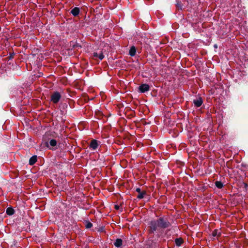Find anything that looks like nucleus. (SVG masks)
<instances>
[{
  "mask_svg": "<svg viewBox=\"0 0 248 248\" xmlns=\"http://www.w3.org/2000/svg\"><path fill=\"white\" fill-rule=\"evenodd\" d=\"M115 208H116V209H118L119 208V207H118L117 205H116V206H115Z\"/></svg>",
  "mask_w": 248,
  "mask_h": 248,
  "instance_id": "25",
  "label": "nucleus"
},
{
  "mask_svg": "<svg viewBox=\"0 0 248 248\" xmlns=\"http://www.w3.org/2000/svg\"><path fill=\"white\" fill-rule=\"evenodd\" d=\"M98 146L97 140H92L90 144V148L93 150H95L97 149Z\"/></svg>",
  "mask_w": 248,
  "mask_h": 248,
  "instance_id": "8",
  "label": "nucleus"
},
{
  "mask_svg": "<svg viewBox=\"0 0 248 248\" xmlns=\"http://www.w3.org/2000/svg\"><path fill=\"white\" fill-rule=\"evenodd\" d=\"M136 191L139 193V194L137 196V198L139 199H143L144 196L146 194V191H141L140 188H137Z\"/></svg>",
  "mask_w": 248,
  "mask_h": 248,
  "instance_id": "6",
  "label": "nucleus"
},
{
  "mask_svg": "<svg viewBox=\"0 0 248 248\" xmlns=\"http://www.w3.org/2000/svg\"><path fill=\"white\" fill-rule=\"evenodd\" d=\"M141 111H140V112L142 113L143 114H144V112L146 111V110H147V111H147V112H146L147 113V112H148V111H148V110H149V109H147V110H146V109H145V110H144L143 109H141Z\"/></svg>",
  "mask_w": 248,
  "mask_h": 248,
  "instance_id": "23",
  "label": "nucleus"
},
{
  "mask_svg": "<svg viewBox=\"0 0 248 248\" xmlns=\"http://www.w3.org/2000/svg\"><path fill=\"white\" fill-rule=\"evenodd\" d=\"M6 213L7 215L11 216L14 214L15 211L12 207H8L6 209Z\"/></svg>",
  "mask_w": 248,
  "mask_h": 248,
  "instance_id": "17",
  "label": "nucleus"
},
{
  "mask_svg": "<svg viewBox=\"0 0 248 248\" xmlns=\"http://www.w3.org/2000/svg\"><path fill=\"white\" fill-rule=\"evenodd\" d=\"M79 12H80L79 8L78 7H75L71 10L70 13L74 16H77L79 15Z\"/></svg>",
  "mask_w": 248,
  "mask_h": 248,
  "instance_id": "11",
  "label": "nucleus"
},
{
  "mask_svg": "<svg viewBox=\"0 0 248 248\" xmlns=\"http://www.w3.org/2000/svg\"><path fill=\"white\" fill-rule=\"evenodd\" d=\"M150 90V86L147 84H141L139 87V91L141 93H144Z\"/></svg>",
  "mask_w": 248,
  "mask_h": 248,
  "instance_id": "4",
  "label": "nucleus"
},
{
  "mask_svg": "<svg viewBox=\"0 0 248 248\" xmlns=\"http://www.w3.org/2000/svg\"><path fill=\"white\" fill-rule=\"evenodd\" d=\"M123 241L121 239H117L114 243V245L116 247H120L122 245Z\"/></svg>",
  "mask_w": 248,
  "mask_h": 248,
  "instance_id": "16",
  "label": "nucleus"
},
{
  "mask_svg": "<svg viewBox=\"0 0 248 248\" xmlns=\"http://www.w3.org/2000/svg\"><path fill=\"white\" fill-rule=\"evenodd\" d=\"M215 185L218 188H221L223 187V184L220 181H216Z\"/></svg>",
  "mask_w": 248,
  "mask_h": 248,
  "instance_id": "18",
  "label": "nucleus"
},
{
  "mask_svg": "<svg viewBox=\"0 0 248 248\" xmlns=\"http://www.w3.org/2000/svg\"><path fill=\"white\" fill-rule=\"evenodd\" d=\"M215 47H217V45H215Z\"/></svg>",
  "mask_w": 248,
  "mask_h": 248,
  "instance_id": "27",
  "label": "nucleus"
},
{
  "mask_svg": "<svg viewBox=\"0 0 248 248\" xmlns=\"http://www.w3.org/2000/svg\"><path fill=\"white\" fill-rule=\"evenodd\" d=\"M15 54L14 53H12V54H10L9 56L8 57L9 60H11L13 58H14V56Z\"/></svg>",
  "mask_w": 248,
  "mask_h": 248,
  "instance_id": "22",
  "label": "nucleus"
},
{
  "mask_svg": "<svg viewBox=\"0 0 248 248\" xmlns=\"http://www.w3.org/2000/svg\"><path fill=\"white\" fill-rule=\"evenodd\" d=\"M176 7L177 8L182 10L183 8V5L181 2H178L176 4Z\"/></svg>",
  "mask_w": 248,
  "mask_h": 248,
  "instance_id": "20",
  "label": "nucleus"
},
{
  "mask_svg": "<svg viewBox=\"0 0 248 248\" xmlns=\"http://www.w3.org/2000/svg\"><path fill=\"white\" fill-rule=\"evenodd\" d=\"M93 226V224L91 222H88L86 225V227L87 228H91Z\"/></svg>",
  "mask_w": 248,
  "mask_h": 248,
  "instance_id": "21",
  "label": "nucleus"
},
{
  "mask_svg": "<svg viewBox=\"0 0 248 248\" xmlns=\"http://www.w3.org/2000/svg\"><path fill=\"white\" fill-rule=\"evenodd\" d=\"M11 110L15 116H21L24 114V111L22 109H11Z\"/></svg>",
  "mask_w": 248,
  "mask_h": 248,
  "instance_id": "7",
  "label": "nucleus"
},
{
  "mask_svg": "<svg viewBox=\"0 0 248 248\" xmlns=\"http://www.w3.org/2000/svg\"><path fill=\"white\" fill-rule=\"evenodd\" d=\"M36 161L37 156L36 155H33L30 158L29 160V164L31 165H33L36 163Z\"/></svg>",
  "mask_w": 248,
  "mask_h": 248,
  "instance_id": "15",
  "label": "nucleus"
},
{
  "mask_svg": "<svg viewBox=\"0 0 248 248\" xmlns=\"http://www.w3.org/2000/svg\"><path fill=\"white\" fill-rule=\"evenodd\" d=\"M49 143L51 146L54 147L57 145V141L53 139L50 140Z\"/></svg>",
  "mask_w": 248,
  "mask_h": 248,
  "instance_id": "19",
  "label": "nucleus"
},
{
  "mask_svg": "<svg viewBox=\"0 0 248 248\" xmlns=\"http://www.w3.org/2000/svg\"><path fill=\"white\" fill-rule=\"evenodd\" d=\"M118 114L124 118V116L128 119H131L135 115V112L133 109H119Z\"/></svg>",
  "mask_w": 248,
  "mask_h": 248,
  "instance_id": "2",
  "label": "nucleus"
},
{
  "mask_svg": "<svg viewBox=\"0 0 248 248\" xmlns=\"http://www.w3.org/2000/svg\"><path fill=\"white\" fill-rule=\"evenodd\" d=\"M97 112L98 113V114H99L100 116H101V115H102V112H100L99 110H98Z\"/></svg>",
  "mask_w": 248,
  "mask_h": 248,
  "instance_id": "24",
  "label": "nucleus"
},
{
  "mask_svg": "<svg viewBox=\"0 0 248 248\" xmlns=\"http://www.w3.org/2000/svg\"><path fill=\"white\" fill-rule=\"evenodd\" d=\"M221 235V232L220 230L218 229H215L214 230L212 233V235L214 237H217V239Z\"/></svg>",
  "mask_w": 248,
  "mask_h": 248,
  "instance_id": "12",
  "label": "nucleus"
},
{
  "mask_svg": "<svg viewBox=\"0 0 248 248\" xmlns=\"http://www.w3.org/2000/svg\"><path fill=\"white\" fill-rule=\"evenodd\" d=\"M136 53V48L134 46H133L130 47V48L129 49V55L130 56L133 57L135 55Z\"/></svg>",
  "mask_w": 248,
  "mask_h": 248,
  "instance_id": "14",
  "label": "nucleus"
},
{
  "mask_svg": "<svg viewBox=\"0 0 248 248\" xmlns=\"http://www.w3.org/2000/svg\"><path fill=\"white\" fill-rule=\"evenodd\" d=\"M70 48L71 50H74L77 48H81V46L78 43L71 42L70 44Z\"/></svg>",
  "mask_w": 248,
  "mask_h": 248,
  "instance_id": "9",
  "label": "nucleus"
},
{
  "mask_svg": "<svg viewBox=\"0 0 248 248\" xmlns=\"http://www.w3.org/2000/svg\"><path fill=\"white\" fill-rule=\"evenodd\" d=\"M93 58L95 59L98 58L100 60H102L104 58V56L102 51H101L99 54L97 52H94L93 54Z\"/></svg>",
  "mask_w": 248,
  "mask_h": 248,
  "instance_id": "10",
  "label": "nucleus"
},
{
  "mask_svg": "<svg viewBox=\"0 0 248 248\" xmlns=\"http://www.w3.org/2000/svg\"><path fill=\"white\" fill-rule=\"evenodd\" d=\"M125 109H127V108H129V107H125Z\"/></svg>",
  "mask_w": 248,
  "mask_h": 248,
  "instance_id": "26",
  "label": "nucleus"
},
{
  "mask_svg": "<svg viewBox=\"0 0 248 248\" xmlns=\"http://www.w3.org/2000/svg\"><path fill=\"white\" fill-rule=\"evenodd\" d=\"M193 103L194 104L195 107L197 108L200 107L203 103L202 98L200 96L196 97L193 100Z\"/></svg>",
  "mask_w": 248,
  "mask_h": 248,
  "instance_id": "5",
  "label": "nucleus"
},
{
  "mask_svg": "<svg viewBox=\"0 0 248 248\" xmlns=\"http://www.w3.org/2000/svg\"><path fill=\"white\" fill-rule=\"evenodd\" d=\"M170 226V223L166 218L160 217L156 220H152L150 222V232L153 233L158 228L165 229Z\"/></svg>",
  "mask_w": 248,
  "mask_h": 248,
  "instance_id": "1",
  "label": "nucleus"
},
{
  "mask_svg": "<svg viewBox=\"0 0 248 248\" xmlns=\"http://www.w3.org/2000/svg\"><path fill=\"white\" fill-rule=\"evenodd\" d=\"M63 92L54 91L52 92L50 95V101L54 104H57L62 98Z\"/></svg>",
  "mask_w": 248,
  "mask_h": 248,
  "instance_id": "3",
  "label": "nucleus"
},
{
  "mask_svg": "<svg viewBox=\"0 0 248 248\" xmlns=\"http://www.w3.org/2000/svg\"><path fill=\"white\" fill-rule=\"evenodd\" d=\"M184 240L181 237L176 238L175 240V244L178 247L181 246L184 243Z\"/></svg>",
  "mask_w": 248,
  "mask_h": 248,
  "instance_id": "13",
  "label": "nucleus"
}]
</instances>
